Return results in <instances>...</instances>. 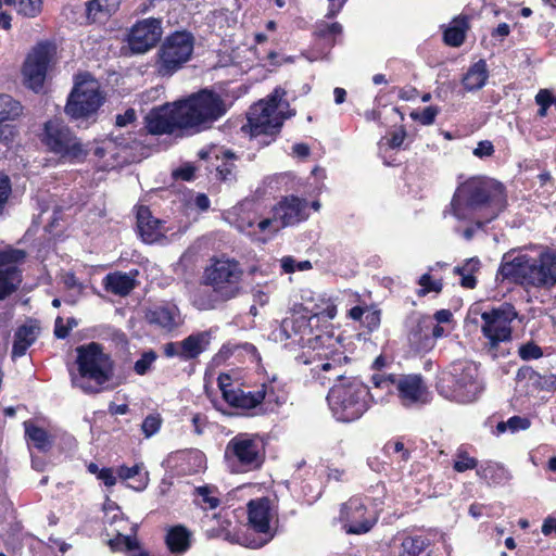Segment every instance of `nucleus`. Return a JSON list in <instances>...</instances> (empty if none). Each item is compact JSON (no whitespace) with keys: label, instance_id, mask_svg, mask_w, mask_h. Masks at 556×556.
<instances>
[{"label":"nucleus","instance_id":"f257e3e1","mask_svg":"<svg viewBox=\"0 0 556 556\" xmlns=\"http://www.w3.org/2000/svg\"><path fill=\"white\" fill-rule=\"evenodd\" d=\"M226 112L227 105L220 94L205 88L153 108L144 117L146 129L151 135L195 134L211 127Z\"/></svg>","mask_w":556,"mask_h":556},{"label":"nucleus","instance_id":"f03ea898","mask_svg":"<svg viewBox=\"0 0 556 556\" xmlns=\"http://www.w3.org/2000/svg\"><path fill=\"white\" fill-rule=\"evenodd\" d=\"M507 194L502 182L484 178L470 177L460 184L451 201L453 215L466 219L468 212L483 211L482 218L471 222L477 229H483L506 208Z\"/></svg>","mask_w":556,"mask_h":556},{"label":"nucleus","instance_id":"7ed1b4c3","mask_svg":"<svg viewBox=\"0 0 556 556\" xmlns=\"http://www.w3.org/2000/svg\"><path fill=\"white\" fill-rule=\"evenodd\" d=\"M496 280L509 281L525 290H551L556 286V252L545 247L536 256L518 254L511 260L503 256Z\"/></svg>","mask_w":556,"mask_h":556},{"label":"nucleus","instance_id":"20e7f679","mask_svg":"<svg viewBox=\"0 0 556 556\" xmlns=\"http://www.w3.org/2000/svg\"><path fill=\"white\" fill-rule=\"evenodd\" d=\"M327 402L334 419L349 424L365 415L374 404V396L362 380L349 377L329 389Z\"/></svg>","mask_w":556,"mask_h":556},{"label":"nucleus","instance_id":"39448f33","mask_svg":"<svg viewBox=\"0 0 556 556\" xmlns=\"http://www.w3.org/2000/svg\"><path fill=\"white\" fill-rule=\"evenodd\" d=\"M440 395L458 403H471L482 393L484 387L475 362L459 359L443 371L435 383Z\"/></svg>","mask_w":556,"mask_h":556},{"label":"nucleus","instance_id":"423d86ee","mask_svg":"<svg viewBox=\"0 0 556 556\" xmlns=\"http://www.w3.org/2000/svg\"><path fill=\"white\" fill-rule=\"evenodd\" d=\"M39 140L46 151L58 156L61 163L78 164L89 155V144L62 118L53 117L42 125Z\"/></svg>","mask_w":556,"mask_h":556},{"label":"nucleus","instance_id":"0eeeda50","mask_svg":"<svg viewBox=\"0 0 556 556\" xmlns=\"http://www.w3.org/2000/svg\"><path fill=\"white\" fill-rule=\"evenodd\" d=\"M76 364L79 377L88 380L78 384L87 394L101 392L114 375V361L99 342L77 346Z\"/></svg>","mask_w":556,"mask_h":556},{"label":"nucleus","instance_id":"6e6552de","mask_svg":"<svg viewBox=\"0 0 556 556\" xmlns=\"http://www.w3.org/2000/svg\"><path fill=\"white\" fill-rule=\"evenodd\" d=\"M105 96L101 85L89 72L75 76L74 86L67 97L64 112L74 122H96L100 108L104 104Z\"/></svg>","mask_w":556,"mask_h":556},{"label":"nucleus","instance_id":"1a4fd4ad","mask_svg":"<svg viewBox=\"0 0 556 556\" xmlns=\"http://www.w3.org/2000/svg\"><path fill=\"white\" fill-rule=\"evenodd\" d=\"M243 269L233 258L212 257L204 268L201 283L212 289L213 301L227 302L242 291Z\"/></svg>","mask_w":556,"mask_h":556},{"label":"nucleus","instance_id":"9d476101","mask_svg":"<svg viewBox=\"0 0 556 556\" xmlns=\"http://www.w3.org/2000/svg\"><path fill=\"white\" fill-rule=\"evenodd\" d=\"M194 37L188 30H175L161 42L154 55V71L160 77H170L191 59Z\"/></svg>","mask_w":556,"mask_h":556},{"label":"nucleus","instance_id":"9b49d317","mask_svg":"<svg viewBox=\"0 0 556 556\" xmlns=\"http://www.w3.org/2000/svg\"><path fill=\"white\" fill-rule=\"evenodd\" d=\"M518 313L513 304L505 303L500 307H493L481 314V332L488 340L486 348L490 353L496 356L498 346L503 342L513 339L511 323L517 318Z\"/></svg>","mask_w":556,"mask_h":556},{"label":"nucleus","instance_id":"f8f14e48","mask_svg":"<svg viewBox=\"0 0 556 556\" xmlns=\"http://www.w3.org/2000/svg\"><path fill=\"white\" fill-rule=\"evenodd\" d=\"M282 329L289 339L302 348L320 351L333 346V336L318 329L315 320L308 315L293 314L282 321Z\"/></svg>","mask_w":556,"mask_h":556},{"label":"nucleus","instance_id":"ddd939ff","mask_svg":"<svg viewBox=\"0 0 556 556\" xmlns=\"http://www.w3.org/2000/svg\"><path fill=\"white\" fill-rule=\"evenodd\" d=\"M56 45L52 40L37 42L27 54L22 67L24 85L36 93L43 89L48 71L56 55Z\"/></svg>","mask_w":556,"mask_h":556},{"label":"nucleus","instance_id":"4468645a","mask_svg":"<svg viewBox=\"0 0 556 556\" xmlns=\"http://www.w3.org/2000/svg\"><path fill=\"white\" fill-rule=\"evenodd\" d=\"M247 507L249 528L261 535L258 539L250 540L247 546L250 548L263 547L270 542L276 534L271 522L278 520L277 506L269 497L262 496L250 500Z\"/></svg>","mask_w":556,"mask_h":556},{"label":"nucleus","instance_id":"2eb2a0df","mask_svg":"<svg viewBox=\"0 0 556 556\" xmlns=\"http://www.w3.org/2000/svg\"><path fill=\"white\" fill-rule=\"evenodd\" d=\"M225 457L244 470L260 469L265 460V444L252 433H238L226 445Z\"/></svg>","mask_w":556,"mask_h":556},{"label":"nucleus","instance_id":"dca6fc26","mask_svg":"<svg viewBox=\"0 0 556 556\" xmlns=\"http://www.w3.org/2000/svg\"><path fill=\"white\" fill-rule=\"evenodd\" d=\"M217 384L223 400L230 407L241 412V414L254 417L269 413V409L264 407V393H258V389L255 391H244L240 387H235L230 375L225 372L218 376Z\"/></svg>","mask_w":556,"mask_h":556},{"label":"nucleus","instance_id":"f3484780","mask_svg":"<svg viewBox=\"0 0 556 556\" xmlns=\"http://www.w3.org/2000/svg\"><path fill=\"white\" fill-rule=\"evenodd\" d=\"M257 102L250 106L247 114V124L242 126V131L249 132L252 138L264 136L268 139L262 141L267 146L275 141L280 134L285 119L294 115L295 112L288 114H271L266 106Z\"/></svg>","mask_w":556,"mask_h":556},{"label":"nucleus","instance_id":"a211bd4d","mask_svg":"<svg viewBox=\"0 0 556 556\" xmlns=\"http://www.w3.org/2000/svg\"><path fill=\"white\" fill-rule=\"evenodd\" d=\"M377 520L376 513L362 497L352 496L341 504L339 521L348 534H365L374 528Z\"/></svg>","mask_w":556,"mask_h":556},{"label":"nucleus","instance_id":"6ab92c4d","mask_svg":"<svg viewBox=\"0 0 556 556\" xmlns=\"http://www.w3.org/2000/svg\"><path fill=\"white\" fill-rule=\"evenodd\" d=\"M162 35L163 28L160 18L148 17L137 21L128 34V47L135 54L146 53L161 41Z\"/></svg>","mask_w":556,"mask_h":556},{"label":"nucleus","instance_id":"aec40b11","mask_svg":"<svg viewBox=\"0 0 556 556\" xmlns=\"http://www.w3.org/2000/svg\"><path fill=\"white\" fill-rule=\"evenodd\" d=\"M211 343V333L208 331H199L189 334L180 342H167L163 345V353L166 357H178L180 361H191L198 358L205 352Z\"/></svg>","mask_w":556,"mask_h":556},{"label":"nucleus","instance_id":"412c9836","mask_svg":"<svg viewBox=\"0 0 556 556\" xmlns=\"http://www.w3.org/2000/svg\"><path fill=\"white\" fill-rule=\"evenodd\" d=\"M308 216L307 201L293 194L283 197L274 206V219L279 220L282 227L294 226Z\"/></svg>","mask_w":556,"mask_h":556},{"label":"nucleus","instance_id":"4be33fe9","mask_svg":"<svg viewBox=\"0 0 556 556\" xmlns=\"http://www.w3.org/2000/svg\"><path fill=\"white\" fill-rule=\"evenodd\" d=\"M334 345L329 348V350H320L317 351V356L321 359L325 358L324 362L316 364L313 368H311L312 379L315 383L320 387H327L331 382H340L342 379H348L349 377H344L342 365L339 361L329 358L330 354H336L333 350Z\"/></svg>","mask_w":556,"mask_h":556},{"label":"nucleus","instance_id":"5701e85b","mask_svg":"<svg viewBox=\"0 0 556 556\" xmlns=\"http://www.w3.org/2000/svg\"><path fill=\"white\" fill-rule=\"evenodd\" d=\"M22 113L23 106L20 101L5 93L0 94V143L13 141L15 129L9 122L17 119Z\"/></svg>","mask_w":556,"mask_h":556},{"label":"nucleus","instance_id":"b1692460","mask_svg":"<svg viewBox=\"0 0 556 556\" xmlns=\"http://www.w3.org/2000/svg\"><path fill=\"white\" fill-rule=\"evenodd\" d=\"M427 394V386L420 374L403 375L397 384L396 395L405 406L416 404Z\"/></svg>","mask_w":556,"mask_h":556},{"label":"nucleus","instance_id":"393cba45","mask_svg":"<svg viewBox=\"0 0 556 556\" xmlns=\"http://www.w3.org/2000/svg\"><path fill=\"white\" fill-rule=\"evenodd\" d=\"M136 276H138L137 269L130 270L129 274L122 271L110 273L103 278V288L113 294L126 296L137 286Z\"/></svg>","mask_w":556,"mask_h":556},{"label":"nucleus","instance_id":"a878e982","mask_svg":"<svg viewBox=\"0 0 556 556\" xmlns=\"http://www.w3.org/2000/svg\"><path fill=\"white\" fill-rule=\"evenodd\" d=\"M122 0H88L85 2L86 20L89 24L103 23L111 18L121 7Z\"/></svg>","mask_w":556,"mask_h":556},{"label":"nucleus","instance_id":"bb28decb","mask_svg":"<svg viewBox=\"0 0 556 556\" xmlns=\"http://www.w3.org/2000/svg\"><path fill=\"white\" fill-rule=\"evenodd\" d=\"M408 345L415 353H426L433 349L434 340L430 334V324L419 320L414 324L407 333Z\"/></svg>","mask_w":556,"mask_h":556},{"label":"nucleus","instance_id":"cd10ccee","mask_svg":"<svg viewBox=\"0 0 556 556\" xmlns=\"http://www.w3.org/2000/svg\"><path fill=\"white\" fill-rule=\"evenodd\" d=\"M137 229L144 242L152 243L161 236V220L153 217L149 206L140 205L137 210Z\"/></svg>","mask_w":556,"mask_h":556},{"label":"nucleus","instance_id":"c85d7f7f","mask_svg":"<svg viewBox=\"0 0 556 556\" xmlns=\"http://www.w3.org/2000/svg\"><path fill=\"white\" fill-rule=\"evenodd\" d=\"M178 314V308L175 305H160L147 311L146 320L150 325L172 331L177 326Z\"/></svg>","mask_w":556,"mask_h":556},{"label":"nucleus","instance_id":"c756f323","mask_svg":"<svg viewBox=\"0 0 556 556\" xmlns=\"http://www.w3.org/2000/svg\"><path fill=\"white\" fill-rule=\"evenodd\" d=\"M192 542L191 531L184 525H176L167 530L165 544L173 554H185Z\"/></svg>","mask_w":556,"mask_h":556},{"label":"nucleus","instance_id":"7c9ffc66","mask_svg":"<svg viewBox=\"0 0 556 556\" xmlns=\"http://www.w3.org/2000/svg\"><path fill=\"white\" fill-rule=\"evenodd\" d=\"M489 79V70L486 61L480 59L469 66L462 78V85L466 91H477L482 89Z\"/></svg>","mask_w":556,"mask_h":556},{"label":"nucleus","instance_id":"2f4dec72","mask_svg":"<svg viewBox=\"0 0 556 556\" xmlns=\"http://www.w3.org/2000/svg\"><path fill=\"white\" fill-rule=\"evenodd\" d=\"M38 328L33 325H21L14 333L11 356L13 359L22 357L27 350L35 343L38 337Z\"/></svg>","mask_w":556,"mask_h":556},{"label":"nucleus","instance_id":"473e14b6","mask_svg":"<svg viewBox=\"0 0 556 556\" xmlns=\"http://www.w3.org/2000/svg\"><path fill=\"white\" fill-rule=\"evenodd\" d=\"M348 317L359 321L362 326L371 332L380 326L381 312L372 306L356 305L349 309Z\"/></svg>","mask_w":556,"mask_h":556},{"label":"nucleus","instance_id":"72a5a7b5","mask_svg":"<svg viewBox=\"0 0 556 556\" xmlns=\"http://www.w3.org/2000/svg\"><path fill=\"white\" fill-rule=\"evenodd\" d=\"M399 556H432L431 541L424 535H408L401 543Z\"/></svg>","mask_w":556,"mask_h":556},{"label":"nucleus","instance_id":"f704fd0d","mask_svg":"<svg viewBox=\"0 0 556 556\" xmlns=\"http://www.w3.org/2000/svg\"><path fill=\"white\" fill-rule=\"evenodd\" d=\"M25 438L31 446L42 453H48L54 443L53 437L42 427L25 422Z\"/></svg>","mask_w":556,"mask_h":556},{"label":"nucleus","instance_id":"c9c22d12","mask_svg":"<svg viewBox=\"0 0 556 556\" xmlns=\"http://www.w3.org/2000/svg\"><path fill=\"white\" fill-rule=\"evenodd\" d=\"M22 281L23 273L17 266H9L0 269V301L5 300L16 292Z\"/></svg>","mask_w":556,"mask_h":556},{"label":"nucleus","instance_id":"e433bc0d","mask_svg":"<svg viewBox=\"0 0 556 556\" xmlns=\"http://www.w3.org/2000/svg\"><path fill=\"white\" fill-rule=\"evenodd\" d=\"M258 393H264V407L268 408L269 412H273L286 401L283 389L275 376L260 386Z\"/></svg>","mask_w":556,"mask_h":556},{"label":"nucleus","instance_id":"4c0bfd02","mask_svg":"<svg viewBox=\"0 0 556 556\" xmlns=\"http://www.w3.org/2000/svg\"><path fill=\"white\" fill-rule=\"evenodd\" d=\"M143 463H137L131 467L121 465L116 469L117 477L121 480L134 479L135 483L129 484L135 491H143L149 483V473L144 471Z\"/></svg>","mask_w":556,"mask_h":556},{"label":"nucleus","instance_id":"58836bf2","mask_svg":"<svg viewBox=\"0 0 556 556\" xmlns=\"http://www.w3.org/2000/svg\"><path fill=\"white\" fill-rule=\"evenodd\" d=\"M311 308H306L309 312V316L318 324L320 318L333 319L337 316V304L334 300L326 294H319L316 299H312Z\"/></svg>","mask_w":556,"mask_h":556},{"label":"nucleus","instance_id":"ea45409f","mask_svg":"<svg viewBox=\"0 0 556 556\" xmlns=\"http://www.w3.org/2000/svg\"><path fill=\"white\" fill-rule=\"evenodd\" d=\"M469 28L467 16L455 17L451 25L443 33V40L450 47H460L466 38V31Z\"/></svg>","mask_w":556,"mask_h":556},{"label":"nucleus","instance_id":"a19ab883","mask_svg":"<svg viewBox=\"0 0 556 556\" xmlns=\"http://www.w3.org/2000/svg\"><path fill=\"white\" fill-rule=\"evenodd\" d=\"M434 270L433 266L428 268V271L422 274L418 280L417 285L419 288L416 290V295L418 298H425L430 293L439 294L442 292L444 282L442 278H435L431 273Z\"/></svg>","mask_w":556,"mask_h":556},{"label":"nucleus","instance_id":"79ce46f5","mask_svg":"<svg viewBox=\"0 0 556 556\" xmlns=\"http://www.w3.org/2000/svg\"><path fill=\"white\" fill-rule=\"evenodd\" d=\"M3 5H14L16 12L24 17L34 18L42 11V0H0Z\"/></svg>","mask_w":556,"mask_h":556},{"label":"nucleus","instance_id":"37998d69","mask_svg":"<svg viewBox=\"0 0 556 556\" xmlns=\"http://www.w3.org/2000/svg\"><path fill=\"white\" fill-rule=\"evenodd\" d=\"M215 492L216 488H212L210 485H201L195 488V505L201 507L203 510H212L217 508L220 505V500L214 495Z\"/></svg>","mask_w":556,"mask_h":556},{"label":"nucleus","instance_id":"c03bdc74","mask_svg":"<svg viewBox=\"0 0 556 556\" xmlns=\"http://www.w3.org/2000/svg\"><path fill=\"white\" fill-rule=\"evenodd\" d=\"M402 374H386L377 372L371 377L372 384L378 388L386 390L389 394L397 393V384L401 381Z\"/></svg>","mask_w":556,"mask_h":556},{"label":"nucleus","instance_id":"a18cd8bd","mask_svg":"<svg viewBox=\"0 0 556 556\" xmlns=\"http://www.w3.org/2000/svg\"><path fill=\"white\" fill-rule=\"evenodd\" d=\"M342 25L338 22L331 24H319L315 30V36L325 41L328 47H333L337 42V37L342 34Z\"/></svg>","mask_w":556,"mask_h":556},{"label":"nucleus","instance_id":"49530a36","mask_svg":"<svg viewBox=\"0 0 556 556\" xmlns=\"http://www.w3.org/2000/svg\"><path fill=\"white\" fill-rule=\"evenodd\" d=\"M503 468L496 463H485L477 468V476L488 484H497L503 479Z\"/></svg>","mask_w":556,"mask_h":556},{"label":"nucleus","instance_id":"de8ad7c7","mask_svg":"<svg viewBox=\"0 0 556 556\" xmlns=\"http://www.w3.org/2000/svg\"><path fill=\"white\" fill-rule=\"evenodd\" d=\"M478 468V459L475 457H471L467 451L465 450H458L454 464L453 469L456 472H465L467 470L477 469Z\"/></svg>","mask_w":556,"mask_h":556},{"label":"nucleus","instance_id":"09e8293b","mask_svg":"<svg viewBox=\"0 0 556 556\" xmlns=\"http://www.w3.org/2000/svg\"><path fill=\"white\" fill-rule=\"evenodd\" d=\"M157 359V354L154 350L144 351L141 357L135 362L134 371L139 376L147 375L153 366V363Z\"/></svg>","mask_w":556,"mask_h":556},{"label":"nucleus","instance_id":"8fccbe9b","mask_svg":"<svg viewBox=\"0 0 556 556\" xmlns=\"http://www.w3.org/2000/svg\"><path fill=\"white\" fill-rule=\"evenodd\" d=\"M217 176L222 181H232L236 179V165L233 163V155L229 152L226 153L225 160L216 167Z\"/></svg>","mask_w":556,"mask_h":556},{"label":"nucleus","instance_id":"3c124183","mask_svg":"<svg viewBox=\"0 0 556 556\" xmlns=\"http://www.w3.org/2000/svg\"><path fill=\"white\" fill-rule=\"evenodd\" d=\"M25 257L26 252L24 250L13 248L0 250V267L16 266V264L22 263Z\"/></svg>","mask_w":556,"mask_h":556},{"label":"nucleus","instance_id":"603ef678","mask_svg":"<svg viewBox=\"0 0 556 556\" xmlns=\"http://www.w3.org/2000/svg\"><path fill=\"white\" fill-rule=\"evenodd\" d=\"M440 113V109L434 105L426 106L422 111H413L410 117L413 121L420 123L424 126L432 125L435 122V117Z\"/></svg>","mask_w":556,"mask_h":556},{"label":"nucleus","instance_id":"864d4df0","mask_svg":"<svg viewBox=\"0 0 556 556\" xmlns=\"http://www.w3.org/2000/svg\"><path fill=\"white\" fill-rule=\"evenodd\" d=\"M285 94V89L277 87L270 94L267 96L266 99L260 100L257 103L263 104L262 106H266L268 111L271 112V114H285L283 112H278V108Z\"/></svg>","mask_w":556,"mask_h":556},{"label":"nucleus","instance_id":"5fc2aeb1","mask_svg":"<svg viewBox=\"0 0 556 556\" xmlns=\"http://www.w3.org/2000/svg\"><path fill=\"white\" fill-rule=\"evenodd\" d=\"M518 355L522 361L539 359L543 356V350L539 344L531 340L519 346Z\"/></svg>","mask_w":556,"mask_h":556},{"label":"nucleus","instance_id":"6e6d98bb","mask_svg":"<svg viewBox=\"0 0 556 556\" xmlns=\"http://www.w3.org/2000/svg\"><path fill=\"white\" fill-rule=\"evenodd\" d=\"M163 419L159 413L149 414L142 421L141 430L146 438H151L161 429Z\"/></svg>","mask_w":556,"mask_h":556},{"label":"nucleus","instance_id":"4d7b16f0","mask_svg":"<svg viewBox=\"0 0 556 556\" xmlns=\"http://www.w3.org/2000/svg\"><path fill=\"white\" fill-rule=\"evenodd\" d=\"M312 263L309 261H296L293 256H285L281 260V268L286 274H292L294 271H304L312 269Z\"/></svg>","mask_w":556,"mask_h":556},{"label":"nucleus","instance_id":"13d9d810","mask_svg":"<svg viewBox=\"0 0 556 556\" xmlns=\"http://www.w3.org/2000/svg\"><path fill=\"white\" fill-rule=\"evenodd\" d=\"M271 223H273V219H270V218H264V219H261L257 222L255 217H253V218L247 217L245 218L243 215H239V217H238V227L241 231L249 230L256 225L258 230L263 232L271 225Z\"/></svg>","mask_w":556,"mask_h":556},{"label":"nucleus","instance_id":"bf43d9fd","mask_svg":"<svg viewBox=\"0 0 556 556\" xmlns=\"http://www.w3.org/2000/svg\"><path fill=\"white\" fill-rule=\"evenodd\" d=\"M532 384L536 390L554 392L556 391V375H541L538 372Z\"/></svg>","mask_w":556,"mask_h":556},{"label":"nucleus","instance_id":"052dcab7","mask_svg":"<svg viewBox=\"0 0 556 556\" xmlns=\"http://www.w3.org/2000/svg\"><path fill=\"white\" fill-rule=\"evenodd\" d=\"M11 193L12 184L9 176L0 173V216L5 210Z\"/></svg>","mask_w":556,"mask_h":556},{"label":"nucleus","instance_id":"680f3d73","mask_svg":"<svg viewBox=\"0 0 556 556\" xmlns=\"http://www.w3.org/2000/svg\"><path fill=\"white\" fill-rule=\"evenodd\" d=\"M383 451L389 455L401 453V460L404 462L410 457V452L405 448L404 443L400 440L388 441L383 446Z\"/></svg>","mask_w":556,"mask_h":556},{"label":"nucleus","instance_id":"e2e57ef3","mask_svg":"<svg viewBox=\"0 0 556 556\" xmlns=\"http://www.w3.org/2000/svg\"><path fill=\"white\" fill-rule=\"evenodd\" d=\"M506 425L508 426V429L510 432H517V431H520V430H527L530 428L531 426V421L529 418L527 417H521V416H511L510 418H508V420L506 421Z\"/></svg>","mask_w":556,"mask_h":556},{"label":"nucleus","instance_id":"0e129e2a","mask_svg":"<svg viewBox=\"0 0 556 556\" xmlns=\"http://www.w3.org/2000/svg\"><path fill=\"white\" fill-rule=\"evenodd\" d=\"M480 269V261L478 257L468 258L464 265L455 266L453 273L463 277L467 271H478Z\"/></svg>","mask_w":556,"mask_h":556},{"label":"nucleus","instance_id":"69168bd1","mask_svg":"<svg viewBox=\"0 0 556 556\" xmlns=\"http://www.w3.org/2000/svg\"><path fill=\"white\" fill-rule=\"evenodd\" d=\"M495 152L494 146L489 140H482L478 142L477 148L473 150V155L483 159L492 156Z\"/></svg>","mask_w":556,"mask_h":556},{"label":"nucleus","instance_id":"338daca9","mask_svg":"<svg viewBox=\"0 0 556 556\" xmlns=\"http://www.w3.org/2000/svg\"><path fill=\"white\" fill-rule=\"evenodd\" d=\"M406 135L405 127L401 126L397 130L390 134V137L388 138V146L391 149L400 148L403 144Z\"/></svg>","mask_w":556,"mask_h":556},{"label":"nucleus","instance_id":"774afa93","mask_svg":"<svg viewBox=\"0 0 556 556\" xmlns=\"http://www.w3.org/2000/svg\"><path fill=\"white\" fill-rule=\"evenodd\" d=\"M535 103L539 106L549 108L553 103H556V98L548 89H540L535 96Z\"/></svg>","mask_w":556,"mask_h":556}]
</instances>
